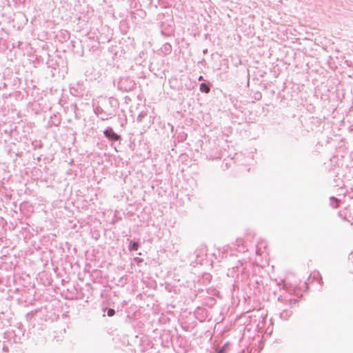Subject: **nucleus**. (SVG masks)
I'll list each match as a JSON object with an SVG mask.
<instances>
[{
	"label": "nucleus",
	"instance_id": "obj_6",
	"mask_svg": "<svg viewBox=\"0 0 353 353\" xmlns=\"http://www.w3.org/2000/svg\"><path fill=\"white\" fill-rule=\"evenodd\" d=\"M202 79H203V77L201 76V77H199V80H202Z\"/></svg>",
	"mask_w": 353,
	"mask_h": 353
},
{
	"label": "nucleus",
	"instance_id": "obj_2",
	"mask_svg": "<svg viewBox=\"0 0 353 353\" xmlns=\"http://www.w3.org/2000/svg\"><path fill=\"white\" fill-rule=\"evenodd\" d=\"M200 90L205 93H208L210 92V88L205 83H201L200 85Z\"/></svg>",
	"mask_w": 353,
	"mask_h": 353
},
{
	"label": "nucleus",
	"instance_id": "obj_5",
	"mask_svg": "<svg viewBox=\"0 0 353 353\" xmlns=\"http://www.w3.org/2000/svg\"><path fill=\"white\" fill-rule=\"evenodd\" d=\"M334 200V201L336 202V207L338 206V200L336 199H333Z\"/></svg>",
	"mask_w": 353,
	"mask_h": 353
},
{
	"label": "nucleus",
	"instance_id": "obj_4",
	"mask_svg": "<svg viewBox=\"0 0 353 353\" xmlns=\"http://www.w3.org/2000/svg\"><path fill=\"white\" fill-rule=\"evenodd\" d=\"M114 314H115V311H114V310H113V309H109V310H108V315L109 316H114Z\"/></svg>",
	"mask_w": 353,
	"mask_h": 353
},
{
	"label": "nucleus",
	"instance_id": "obj_1",
	"mask_svg": "<svg viewBox=\"0 0 353 353\" xmlns=\"http://www.w3.org/2000/svg\"><path fill=\"white\" fill-rule=\"evenodd\" d=\"M104 134L106 137L111 140L118 141L119 139H120V136L117 134L111 128L105 130L104 132Z\"/></svg>",
	"mask_w": 353,
	"mask_h": 353
},
{
	"label": "nucleus",
	"instance_id": "obj_3",
	"mask_svg": "<svg viewBox=\"0 0 353 353\" xmlns=\"http://www.w3.org/2000/svg\"><path fill=\"white\" fill-rule=\"evenodd\" d=\"M138 248H139V244L137 243H136V242H134L132 244V246H131L130 249L132 250H137Z\"/></svg>",
	"mask_w": 353,
	"mask_h": 353
}]
</instances>
